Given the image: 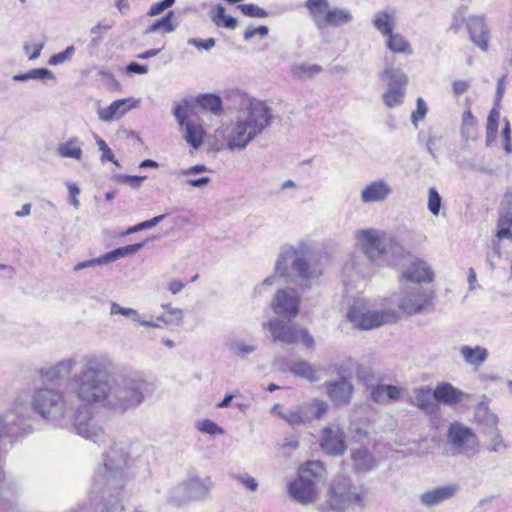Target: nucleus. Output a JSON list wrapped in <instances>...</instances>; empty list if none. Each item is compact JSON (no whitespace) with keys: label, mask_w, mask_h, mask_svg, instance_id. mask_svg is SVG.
<instances>
[{"label":"nucleus","mask_w":512,"mask_h":512,"mask_svg":"<svg viewBox=\"0 0 512 512\" xmlns=\"http://www.w3.org/2000/svg\"><path fill=\"white\" fill-rule=\"evenodd\" d=\"M304 6L319 28L327 27L326 18L331 8L327 0H306Z\"/></svg>","instance_id":"obj_28"},{"label":"nucleus","mask_w":512,"mask_h":512,"mask_svg":"<svg viewBox=\"0 0 512 512\" xmlns=\"http://www.w3.org/2000/svg\"><path fill=\"white\" fill-rule=\"evenodd\" d=\"M355 239L366 257L375 261L384 254L390 238L383 231L369 228L355 231Z\"/></svg>","instance_id":"obj_13"},{"label":"nucleus","mask_w":512,"mask_h":512,"mask_svg":"<svg viewBox=\"0 0 512 512\" xmlns=\"http://www.w3.org/2000/svg\"><path fill=\"white\" fill-rule=\"evenodd\" d=\"M322 68L319 65H294L292 67V73L296 77L313 76L319 73Z\"/></svg>","instance_id":"obj_50"},{"label":"nucleus","mask_w":512,"mask_h":512,"mask_svg":"<svg viewBox=\"0 0 512 512\" xmlns=\"http://www.w3.org/2000/svg\"><path fill=\"white\" fill-rule=\"evenodd\" d=\"M291 322L287 318L279 316L268 321L266 327L271 333L273 341L291 345L301 340L307 348H312L314 346L313 337L306 329L292 325Z\"/></svg>","instance_id":"obj_10"},{"label":"nucleus","mask_w":512,"mask_h":512,"mask_svg":"<svg viewBox=\"0 0 512 512\" xmlns=\"http://www.w3.org/2000/svg\"><path fill=\"white\" fill-rule=\"evenodd\" d=\"M460 354L467 364L475 367L480 366L488 357L487 349L481 346H462L460 348Z\"/></svg>","instance_id":"obj_35"},{"label":"nucleus","mask_w":512,"mask_h":512,"mask_svg":"<svg viewBox=\"0 0 512 512\" xmlns=\"http://www.w3.org/2000/svg\"><path fill=\"white\" fill-rule=\"evenodd\" d=\"M194 101L203 109L210 111L214 115H220L223 111L222 100L214 94L199 95Z\"/></svg>","instance_id":"obj_38"},{"label":"nucleus","mask_w":512,"mask_h":512,"mask_svg":"<svg viewBox=\"0 0 512 512\" xmlns=\"http://www.w3.org/2000/svg\"><path fill=\"white\" fill-rule=\"evenodd\" d=\"M307 408L301 404L294 409H284L281 405L276 404L272 412L285 420L291 427H297L312 421V416L307 413Z\"/></svg>","instance_id":"obj_21"},{"label":"nucleus","mask_w":512,"mask_h":512,"mask_svg":"<svg viewBox=\"0 0 512 512\" xmlns=\"http://www.w3.org/2000/svg\"><path fill=\"white\" fill-rule=\"evenodd\" d=\"M347 318L357 328L370 330L396 321L397 315L392 309L379 310L369 301H354L347 312Z\"/></svg>","instance_id":"obj_9"},{"label":"nucleus","mask_w":512,"mask_h":512,"mask_svg":"<svg viewBox=\"0 0 512 512\" xmlns=\"http://www.w3.org/2000/svg\"><path fill=\"white\" fill-rule=\"evenodd\" d=\"M111 361L104 355H87L80 371L73 377L74 395L84 406L107 407L111 381Z\"/></svg>","instance_id":"obj_3"},{"label":"nucleus","mask_w":512,"mask_h":512,"mask_svg":"<svg viewBox=\"0 0 512 512\" xmlns=\"http://www.w3.org/2000/svg\"><path fill=\"white\" fill-rule=\"evenodd\" d=\"M466 29L468 32H484L486 29L485 20L482 16H469L466 19Z\"/></svg>","instance_id":"obj_53"},{"label":"nucleus","mask_w":512,"mask_h":512,"mask_svg":"<svg viewBox=\"0 0 512 512\" xmlns=\"http://www.w3.org/2000/svg\"><path fill=\"white\" fill-rule=\"evenodd\" d=\"M474 418L476 422L482 427V432L491 430L498 425V417L492 413L488 406L480 403L475 411Z\"/></svg>","instance_id":"obj_34"},{"label":"nucleus","mask_w":512,"mask_h":512,"mask_svg":"<svg viewBox=\"0 0 512 512\" xmlns=\"http://www.w3.org/2000/svg\"><path fill=\"white\" fill-rule=\"evenodd\" d=\"M291 372L301 378H304L310 382L318 380L317 371L314 367L307 361H300L295 363L291 367Z\"/></svg>","instance_id":"obj_42"},{"label":"nucleus","mask_w":512,"mask_h":512,"mask_svg":"<svg viewBox=\"0 0 512 512\" xmlns=\"http://www.w3.org/2000/svg\"><path fill=\"white\" fill-rule=\"evenodd\" d=\"M146 386L144 381L131 377L114 380L107 407L119 412L135 409L144 400Z\"/></svg>","instance_id":"obj_8"},{"label":"nucleus","mask_w":512,"mask_h":512,"mask_svg":"<svg viewBox=\"0 0 512 512\" xmlns=\"http://www.w3.org/2000/svg\"><path fill=\"white\" fill-rule=\"evenodd\" d=\"M160 222V216H156L150 220H147V221H144L142 223H139L137 225H134V226H131L129 227L124 233L123 235H128V234H132V233H135V232H138V231H141V230H144V229H148V228H151L155 225H157L158 223Z\"/></svg>","instance_id":"obj_60"},{"label":"nucleus","mask_w":512,"mask_h":512,"mask_svg":"<svg viewBox=\"0 0 512 512\" xmlns=\"http://www.w3.org/2000/svg\"><path fill=\"white\" fill-rule=\"evenodd\" d=\"M419 409L432 411L435 407L433 403V391L428 387H419L413 390V400L411 402Z\"/></svg>","instance_id":"obj_37"},{"label":"nucleus","mask_w":512,"mask_h":512,"mask_svg":"<svg viewBox=\"0 0 512 512\" xmlns=\"http://www.w3.org/2000/svg\"><path fill=\"white\" fill-rule=\"evenodd\" d=\"M457 492V485H446L424 492L420 496V501L424 506L433 507L448 499H451Z\"/></svg>","instance_id":"obj_24"},{"label":"nucleus","mask_w":512,"mask_h":512,"mask_svg":"<svg viewBox=\"0 0 512 512\" xmlns=\"http://www.w3.org/2000/svg\"><path fill=\"white\" fill-rule=\"evenodd\" d=\"M134 104L129 99H119L111 103L108 107L99 108L97 114L100 120L110 122L122 118Z\"/></svg>","instance_id":"obj_26"},{"label":"nucleus","mask_w":512,"mask_h":512,"mask_svg":"<svg viewBox=\"0 0 512 512\" xmlns=\"http://www.w3.org/2000/svg\"><path fill=\"white\" fill-rule=\"evenodd\" d=\"M392 191V187L387 180L377 179L363 187L360 199L364 204L381 203L389 198Z\"/></svg>","instance_id":"obj_19"},{"label":"nucleus","mask_w":512,"mask_h":512,"mask_svg":"<svg viewBox=\"0 0 512 512\" xmlns=\"http://www.w3.org/2000/svg\"><path fill=\"white\" fill-rule=\"evenodd\" d=\"M353 468L357 472H367L374 469L377 462L371 452L365 447L353 449L351 452Z\"/></svg>","instance_id":"obj_31"},{"label":"nucleus","mask_w":512,"mask_h":512,"mask_svg":"<svg viewBox=\"0 0 512 512\" xmlns=\"http://www.w3.org/2000/svg\"><path fill=\"white\" fill-rule=\"evenodd\" d=\"M137 310L129 307H122L118 303L113 302L110 306V315H122L124 317H127L131 319L132 321L135 320V317H137Z\"/></svg>","instance_id":"obj_55"},{"label":"nucleus","mask_w":512,"mask_h":512,"mask_svg":"<svg viewBox=\"0 0 512 512\" xmlns=\"http://www.w3.org/2000/svg\"><path fill=\"white\" fill-rule=\"evenodd\" d=\"M189 45L195 46L198 50H210L212 47L215 46V40L213 38L208 39H197V38H190L188 40Z\"/></svg>","instance_id":"obj_63"},{"label":"nucleus","mask_w":512,"mask_h":512,"mask_svg":"<svg viewBox=\"0 0 512 512\" xmlns=\"http://www.w3.org/2000/svg\"><path fill=\"white\" fill-rule=\"evenodd\" d=\"M328 398L336 406H346L352 397L353 385L344 377L324 383Z\"/></svg>","instance_id":"obj_17"},{"label":"nucleus","mask_w":512,"mask_h":512,"mask_svg":"<svg viewBox=\"0 0 512 512\" xmlns=\"http://www.w3.org/2000/svg\"><path fill=\"white\" fill-rule=\"evenodd\" d=\"M73 419L79 436L98 445L106 442L108 438L106 430L90 408L79 407L75 410Z\"/></svg>","instance_id":"obj_11"},{"label":"nucleus","mask_w":512,"mask_h":512,"mask_svg":"<svg viewBox=\"0 0 512 512\" xmlns=\"http://www.w3.org/2000/svg\"><path fill=\"white\" fill-rule=\"evenodd\" d=\"M211 19L218 27L225 29L233 30L237 26L236 18L226 15L225 8L221 4L216 5L211 11Z\"/></svg>","instance_id":"obj_39"},{"label":"nucleus","mask_w":512,"mask_h":512,"mask_svg":"<svg viewBox=\"0 0 512 512\" xmlns=\"http://www.w3.org/2000/svg\"><path fill=\"white\" fill-rule=\"evenodd\" d=\"M183 320L184 312L182 309L170 304L162 305V324L171 330H178L182 327Z\"/></svg>","instance_id":"obj_32"},{"label":"nucleus","mask_w":512,"mask_h":512,"mask_svg":"<svg viewBox=\"0 0 512 512\" xmlns=\"http://www.w3.org/2000/svg\"><path fill=\"white\" fill-rule=\"evenodd\" d=\"M57 154L62 158H70L75 161H81L84 155L83 142L80 138L70 137L57 146Z\"/></svg>","instance_id":"obj_29"},{"label":"nucleus","mask_w":512,"mask_h":512,"mask_svg":"<svg viewBox=\"0 0 512 512\" xmlns=\"http://www.w3.org/2000/svg\"><path fill=\"white\" fill-rule=\"evenodd\" d=\"M300 297L294 289H279L273 297L271 308L276 316L292 321L298 314Z\"/></svg>","instance_id":"obj_14"},{"label":"nucleus","mask_w":512,"mask_h":512,"mask_svg":"<svg viewBox=\"0 0 512 512\" xmlns=\"http://www.w3.org/2000/svg\"><path fill=\"white\" fill-rule=\"evenodd\" d=\"M75 52L74 46L67 47L64 51L54 54L49 59L50 65H59L70 60Z\"/></svg>","instance_id":"obj_57"},{"label":"nucleus","mask_w":512,"mask_h":512,"mask_svg":"<svg viewBox=\"0 0 512 512\" xmlns=\"http://www.w3.org/2000/svg\"><path fill=\"white\" fill-rule=\"evenodd\" d=\"M237 9L240 10L243 15L249 17L262 18L267 16L266 11L255 4H241L237 6Z\"/></svg>","instance_id":"obj_52"},{"label":"nucleus","mask_w":512,"mask_h":512,"mask_svg":"<svg viewBox=\"0 0 512 512\" xmlns=\"http://www.w3.org/2000/svg\"><path fill=\"white\" fill-rule=\"evenodd\" d=\"M374 26L380 32H392L393 18L388 12H380L375 15Z\"/></svg>","instance_id":"obj_47"},{"label":"nucleus","mask_w":512,"mask_h":512,"mask_svg":"<svg viewBox=\"0 0 512 512\" xmlns=\"http://www.w3.org/2000/svg\"><path fill=\"white\" fill-rule=\"evenodd\" d=\"M128 453L122 445L114 444L92 476L88 497L72 512H114L121 502Z\"/></svg>","instance_id":"obj_1"},{"label":"nucleus","mask_w":512,"mask_h":512,"mask_svg":"<svg viewBox=\"0 0 512 512\" xmlns=\"http://www.w3.org/2000/svg\"><path fill=\"white\" fill-rule=\"evenodd\" d=\"M75 357H68L58 361L55 364L45 365L40 368V376L47 381H57L69 377L76 367Z\"/></svg>","instance_id":"obj_20"},{"label":"nucleus","mask_w":512,"mask_h":512,"mask_svg":"<svg viewBox=\"0 0 512 512\" xmlns=\"http://www.w3.org/2000/svg\"><path fill=\"white\" fill-rule=\"evenodd\" d=\"M197 428L199 431H201L203 433L210 434V435L224 434V430L220 426H218L215 422H213L209 419L199 421L197 423Z\"/></svg>","instance_id":"obj_54"},{"label":"nucleus","mask_w":512,"mask_h":512,"mask_svg":"<svg viewBox=\"0 0 512 512\" xmlns=\"http://www.w3.org/2000/svg\"><path fill=\"white\" fill-rule=\"evenodd\" d=\"M500 119V113L492 109L488 115L487 119V127H486V140L487 144H490L492 141H494L497 131H498V123Z\"/></svg>","instance_id":"obj_45"},{"label":"nucleus","mask_w":512,"mask_h":512,"mask_svg":"<svg viewBox=\"0 0 512 512\" xmlns=\"http://www.w3.org/2000/svg\"><path fill=\"white\" fill-rule=\"evenodd\" d=\"M142 246H143L142 243H136V244H132V245H128L125 247H120L115 250H112V251L104 254L106 263L108 264L110 262L116 261L117 259H119L121 257L133 255V254L137 253L142 248Z\"/></svg>","instance_id":"obj_43"},{"label":"nucleus","mask_w":512,"mask_h":512,"mask_svg":"<svg viewBox=\"0 0 512 512\" xmlns=\"http://www.w3.org/2000/svg\"><path fill=\"white\" fill-rule=\"evenodd\" d=\"M404 389L394 385L379 384L372 388L371 399L378 404L397 402L402 399Z\"/></svg>","instance_id":"obj_25"},{"label":"nucleus","mask_w":512,"mask_h":512,"mask_svg":"<svg viewBox=\"0 0 512 512\" xmlns=\"http://www.w3.org/2000/svg\"><path fill=\"white\" fill-rule=\"evenodd\" d=\"M94 138L99 150L102 152L101 161H114V154L107 143L96 134H94Z\"/></svg>","instance_id":"obj_59"},{"label":"nucleus","mask_w":512,"mask_h":512,"mask_svg":"<svg viewBox=\"0 0 512 512\" xmlns=\"http://www.w3.org/2000/svg\"><path fill=\"white\" fill-rule=\"evenodd\" d=\"M190 501L184 481L179 482L167 492L166 503L168 505L181 507Z\"/></svg>","instance_id":"obj_36"},{"label":"nucleus","mask_w":512,"mask_h":512,"mask_svg":"<svg viewBox=\"0 0 512 512\" xmlns=\"http://www.w3.org/2000/svg\"><path fill=\"white\" fill-rule=\"evenodd\" d=\"M448 441L459 452L473 450L478 445L476 434L468 427L453 423L448 430Z\"/></svg>","instance_id":"obj_16"},{"label":"nucleus","mask_w":512,"mask_h":512,"mask_svg":"<svg viewBox=\"0 0 512 512\" xmlns=\"http://www.w3.org/2000/svg\"><path fill=\"white\" fill-rule=\"evenodd\" d=\"M320 447L330 455H340L345 449L344 432L338 425H329L322 431Z\"/></svg>","instance_id":"obj_18"},{"label":"nucleus","mask_w":512,"mask_h":512,"mask_svg":"<svg viewBox=\"0 0 512 512\" xmlns=\"http://www.w3.org/2000/svg\"><path fill=\"white\" fill-rule=\"evenodd\" d=\"M441 208V197L434 187L428 190V209L429 211L437 216Z\"/></svg>","instance_id":"obj_51"},{"label":"nucleus","mask_w":512,"mask_h":512,"mask_svg":"<svg viewBox=\"0 0 512 512\" xmlns=\"http://www.w3.org/2000/svg\"><path fill=\"white\" fill-rule=\"evenodd\" d=\"M193 102V99H184L182 103L177 104L174 108V116L176 117L177 121L183 127L186 123V117H187V107Z\"/></svg>","instance_id":"obj_56"},{"label":"nucleus","mask_w":512,"mask_h":512,"mask_svg":"<svg viewBox=\"0 0 512 512\" xmlns=\"http://www.w3.org/2000/svg\"><path fill=\"white\" fill-rule=\"evenodd\" d=\"M224 345L231 355L242 359L246 358L256 349L254 344L246 343L237 337H228Z\"/></svg>","instance_id":"obj_33"},{"label":"nucleus","mask_w":512,"mask_h":512,"mask_svg":"<svg viewBox=\"0 0 512 512\" xmlns=\"http://www.w3.org/2000/svg\"><path fill=\"white\" fill-rule=\"evenodd\" d=\"M364 491L346 475L335 476L327 489L325 499L317 505L318 512H346L364 499Z\"/></svg>","instance_id":"obj_5"},{"label":"nucleus","mask_w":512,"mask_h":512,"mask_svg":"<svg viewBox=\"0 0 512 512\" xmlns=\"http://www.w3.org/2000/svg\"><path fill=\"white\" fill-rule=\"evenodd\" d=\"M28 77L34 80L53 79L54 74L45 68L32 69L28 72Z\"/></svg>","instance_id":"obj_64"},{"label":"nucleus","mask_w":512,"mask_h":512,"mask_svg":"<svg viewBox=\"0 0 512 512\" xmlns=\"http://www.w3.org/2000/svg\"><path fill=\"white\" fill-rule=\"evenodd\" d=\"M28 407V414L26 419L29 418L30 409L39 415L43 420L50 423H58L63 420L68 413V401L64 391L52 386H42L36 388L31 396L30 405L22 397Z\"/></svg>","instance_id":"obj_6"},{"label":"nucleus","mask_w":512,"mask_h":512,"mask_svg":"<svg viewBox=\"0 0 512 512\" xmlns=\"http://www.w3.org/2000/svg\"><path fill=\"white\" fill-rule=\"evenodd\" d=\"M427 113V105L422 98L417 99V108L416 111L412 113V122L415 126H417L418 120H421L425 117Z\"/></svg>","instance_id":"obj_62"},{"label":"nucleus","mask_w":512,"mask_h":512,"mask_svg":"<svg viewBox=\"0 0 512 512\" xmlns=\"http://www.w3.org/2000/svg\"><path fill=\"white\" fill-rule=\"evenodd\" d=\"M489 439L486 449L490 452L499 453L507 450L510 446L503 438L500 430L495 427L491 430L483 432Z\"/></svg>","instance_id":"obj_40"},{"label":"nucleus","mask_w":512,"mask_h":512,"mask_svg":"<svg viewBox=\"0 0 512 512\" xmlns=\"http://www.w3.org/2000/svg\"><path fill=\"white\" fill-rule=\"evenodd\" d=\"M158 321H159L158 317H154L152 315L140 314L139 312H137V317H135V320H134V322L138 323L141 326L152 327V328L159 327Z\"/></svg>","instance_id":"obj_61"},{"label":"nucleus","mask_w":512,"mask_h":512,"mask_svg":"<svg viewBox=\"0 0 512 512\" xmlns=\"http://www.w3.org/2000/svg\"><path fill=\"white\" fill-rule=\"evenodd\" d=\"M188 490L191 501H200L208 497L214 486L210 477L201 478L199 476H190L183 480Z\"/></svg>","instance_id":"obj_23"},{"label":"nucleus","mask_w":512,"mask_h":512,"mask_svg":"<svg viewBox=\"0 0 512 512\" xmlns=\"http://www.w3.org/2000/svg\"><path fill=\"white\" fill-rule=\"evenodd\" d=\"M205 131L201 124L193 121H186L182 127V137L194 150H198L204 141Z\"/></svg>","instance_id":"obj_30"},{"label":"nucleus","mask_w":512,"mask_h":512,"mask_svg":"<svg viewBox=\"0 0 512 512\" xmlns=\"http://www.w3.org/2000/svg\"><path fill=\"white\" fill-rule=\"evenodd\" d=\"M43 47L44 41L39 39H32L23 45V49L30 60L38 58Z\"/></svg>","instance_id":"obj_49"},{"label":"nucleus","mask_w":512,"mask_h":512,"mask_svg":"<svg viewBox=\"0 0 512 512\" xmlns=\"http://www.w3.org/2000/svg\"><path fill=\"white\" fill-rule=\"evenodd\" d=\"M464 393L448 382L438 384L433 390V399L444 405H453L461 401Z\"/></svg>","instance_id":"obj_27"},{"label":"nucleus","mask_w":512,"mask_h":512,"mask_svg":"<svg viewBox=\"0 0 512 512\" xmlns=\"http://www.w3.org/2000/svg\"><path fill=\"white\" fill-rule=\"evenodd\" d=\"M291 273L303 282L317 280L323 274L320 259L312 254L307 244L281 246L275 263V275L289 277Z\"/></svg>","instance_id":"obj_4"},{"label":"nucleus","mask_w":512,"mask_h":512,"mask_svg":"<svg viewBox=\"0 0 512 512\" xmlns=\"http://www.w3.org/2000/svg\"><path fill=\"white\" fill-rule=\"evenodd\" d=\"M307 408V413L311 414L313 419L322 418L328 411V404L321 399H313L311 402L304 403Z\"/></svg>","instance_id":"obj_46"},{"label":"nucleus","mask_w":512,"mask_h":512,"mask_svg":"<svg viewBox=\"0 0 512 512\" xmlns=\"http://www.w3.org/2000/svg\"><path fill=\"white\" fill-rule=\"evenodd\" d=\"M271 124V110L262 101L249 100L238 112L236 119L223 130L217 129L224 141L215 144L216 150L227 148L230 151L244 150Z\"/></svg>","instance_id":"obj_2"},{"label":"nucleus","mask_w":512,"mask_h":512,"mask_svg":"<svg viewBox=\"0 0 512 512\" xmlns=\"http://www.w3.org/2000/svg\"><path fill=\"white\" fill-rule=\"evenodd\" d=\"M327 19V26L338 27L352 21L351 12L345 8H330Z\"/></svg>","instance_id":"obj_41"},{"label":"nucleus","mask_w":512,"mask_h":512,"mask_svg":"<svg viewBox=\"0 0 512 512\" xmlns=\"http://www.w3.org/2000/svg\"><path fill=\"white\" fill-rule=\"evenodd\" d=\"M387 47L393 52L410 54L412 49L401 34H388Z\"/></svg>","instance_id":"obj_44"},{"label":"nucleus","mask_w":512,"mask_h":512,"mask_svg":"<svg viewBox=\"0 0 512 512\" xmlns=\"http://www.w3.org/2000/svg\"><path fill=\"white\" fill-rule=\"evenodd\" d=\"M476 119L472 115V113L468 110L463 113V123H462V134L470 139L476 138V129H475Z\"/></svg>","instance_id":"obj_48"},{"label":"nucleus","mask_w":512,"mask_h":512,"mask_svg":"<svg viewBox=\"0 0 512 512\" xmlns=\"http://www.w3.org/2000/svg\"><path fill=\"white\" fill-rule=\"evenodd\" d=\"M326 474L321 461L305 462L299 467L297 478L288 486L289 495L299 504H315L319 498L316 482L323 480Z\"/></svg>","instance_id":"obj_7"},{"label":"nucleus","mask_w":512,"mask_h":512,"mask_svg":"<svg viewBox=\"0 0 512 512\" xmlns=\"http://www.w3.org/2000/svg\"><path fill=\"white\" fill-rule=\"evenodd\" d=\"M403 275L406 280L414 283H430L435 277L431 266L422 259L412 261Z\"/></svg>","instance_id":"obj_22"},{"label":"nucleus","mask_w":512,"mask_h":512,"mask_svg":"<svg viewBox=\"0 0 512 512\" xmlns=\"http://www.w3.org/2000/svg\"><path fill=\"white\" fill-rule=\"evenodd\" d=\"M115 181L120 184H127L133 188H137L141 185L142 181L146 179V176H130L119 174L114 176Z\"/></svg>","instance_id":"obj_58"},{"label":"nucleus","mask_w":512,"mask_h":512,"mask_svg":"<svg viewBox=\"0 0 512 512\" xmlns=\"http://www.w3.org/2000/svg\"><path fill=\"white\" fill-rule=\"evenodd\" d=\"M434 293L421 287L406 291L401 297L399 306L408 314L421 312L432 303Z\"/></svg>","instance_id":"obj_15"},{"label":"nucleus","mask_w":512,"mask_h":512,"mask_svg":"<svg viewBox=\"0 0 512 512\" xmlns=\"http://www.w3.org/2000/svg\"><path fill=\"white\" fill-rule=\"evenodd\" d=\"M380 76L387 79V90L383 94V102L388 108L400 106L405 98L406 86L408 84L407 75L399 69L386 65Z\"/></svg>","instance_id":"obj_12"}]
</instances>
